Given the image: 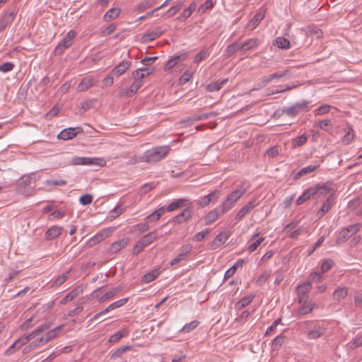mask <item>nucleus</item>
<instances>
[{
	"label": "nucleus",
	"mask_w": 362,
	"mask_h": 362,
	"mask_svg": "<svg viewBox=\"0 0 362 362\" xmlns=\"http://www.w3.org/2000/svg\"><path fill=\"white\" fill-rule=\"evenodd\" d=\"M66 183L67 181L62 179H51L45 181V185L49 187L64 186L66 185Z\"/></svg>",
	"instance_id": "nucleus-47"
},
{
	"label": "nucleus",
	"mask_w": 362,
	"mask_h": 362,
	"mask_svg": "<svg viewBox=\"0 0 362 362\" xmlns=\"http://www.w3.org/2000/svg\"><path fill=\"white\" fill-rule=\"evenodd\" d=\"M312 289V284L310 282H305L299 285L296 292L297 295H308V292Z\"/></svg>",
	"instance_id": "nucleus-35"
},
{
	"label": "nucleus",
	"mask_w": 362,
	"mask_h": 362,
	"mask_svg": "<svg viewBox=\"0 0 362 362\" xmlns=\"http://www.w3.org/2000/svg\"><path fill=\"white\" fill-rule=\"evenodd\" d=\"M300 305H301V307L300 308V309L298 310V314L301 315L310 313L313 310L314 307H315V304H313V303H308V304L303 303Z\"/></svg>",
	"instance_id": "nucleus-44"
},
{
	"label": "nucleus",
	"mask_w": 362,
	"mask_h": 362,
	"mask_svg": "<svg viewBox=\"0 0 362 362\" xmlns=\"http://www.w3.org/2000/svg\"><path fill=\"white\" fill-rule=\"evenodd\" d=\"M170 148L169 146H158L147 150L144 153L135 159L133 163L146 162L148 163H156L165 158L169 153Z\"/></svg>",
	"instance_id": "nucleus-1"
},
{
	"label": "nucleus",
	"mask_w": 362,
	"mask_h": 362,
	"mask_svg": "<svg viewBox=\"0 0 362 362\" xmlns=\"http://www.w3.org/2000/svg\"><path fill=\"white\" fill-rule=\"evenodd\" d=\"M245 189H236L228 195L221 205V214H225L230 210L234 204L245 193Z\"/></svg>",
	"instance_id": "nucleus-6"
},
{
	"label": "nucleus",
	"mask_w": 362,
	"mask_h": 362,
	"mask_svg": "<svg viewBox=\"0 0 362 362\" xmlns=\"http://www.w3.org/2000/svg\"><path fill=\"white\" fill-rule=\"evenodd\" d=\"M333 265V262L330 259L325 260L322 262L321 265V272L322 273L327 272L329 271Z\"/></svg>",
	"instance_id": "nucleus-62"
},
{
	"label": "nucleus",
	"mask_w": 362,
	"mask_h": 362,
	"mask_svg": "<svg viewBox=\"0 0 362 362\" xmlns=\"http://www.w3.org/2000/svg\"><path fill=\"white\" fill-rule=\"evenodd\" d=\"M187 202L185 199H178L175 201L173 202L170 204L168 207L165 209L168 211H173L179 208H181L185 205V203Z\"/></svg>",
	"instance_id": "nucleus-34"
},
{
	"label": "nucleus",
	"mask_w": 362,
	"mask_h": 362,
	"mask_svg": "<svg viewBox=\"0 0 362 362\" xmlns=\"http://www.w3.org/2000/svg\"><path fill=\"white\" fill-rule=\"evenodd\" d=\"M163 34V30L160 29V28H156L154 30L146 33L141 37V41L143 42H151Z\"/></svg>",
	"instance_id": "nucleus-15"
},
{
	"label": "nucleus",
	"mask_w": 362,
	"mask_h": 362,
	"mask_svg": "<svg viewBox=\"0 0 362 362\" xmlns=\"http://www.w3.org/2000/svg\"><path fill=\"white\" fill-rule=\"evenodd\" d=\"M193 74L192 72L185 71L180 78V83L185 84L192 78Z\"/></svg>",
	"instance_id": "nucleus-57"
},
{
	"label": "nucleus",
	"mask_w": 362,
	"mask_h": 362,
	"mask_svg": "<svg viewBox=\"0 0 362 362\" xmlns=\"http://www.w3.org/2000/svg\"><path fill=\"white\" fill-rule=\"evenodd\" d=\"M143 82L142 81H134L129 88L130 94L132 95V96L138 91V90L142 86Z\"/></svg>",
	"instance_id": "nucleus-53"
},
{
	"label": "nucleus",
	"mask_w": 362,
	"mask_h": 362,
	"mask_svg": "<svg viewBox=\"0 0 362 362\" xmlns=\"http://www.w3.org/2000/svg\"><path fill=\"white\" fill-rule=\"evenodd\" d=\"M157 238L158 233L156 230H154L144 235L140 240L142 242L143 245H144V246L146 247L151 243H153L154 240H156Z\"/></svg>",
	"instance_id": "nucleus-30"
},
{
	"label": "nucleus",
	"mask_w": 362,
	"mask_h": 362,
	"mask_svg": "<svg viewBox=\"0 0 362 362\" xmlns=\"http://www.w3.org/2000/svg\"><path fill=\"white\" fill-rule=\"evenodd\" d=\"M333 205V200L332 198H327L321 208L319 209L317 212V215L320 217H322L329 210L332 208Z\"/></svg>",
	"instance_id": "nucleus-32"
},
{
	"label": "nucleus",
	"mask_w": 362,
	"mask_h": 362,
	"mask_svg": "<svg viewBox=\"0 0 362 362\" xmlns=\"http://www.w3.org/2000/svg\"><path fill=\"white\" fill-rule=\"evenodd\" d=\"M16 13L14 12L6 13L0 20V32L4 30L10 25L15 18Z\"/></svg>",
	"instance_id": "nucleus-18"
},
{
	"label": "nucleus",
	"mask_w": 362,
	"mask_h": 362,
	"mask_svg": "<svg viewBox=\"0 0 362 362\" xmlns=\"http://www.w3.org/2000/svg\"><path fill=\"white\" fill-rule=\"evenodd\" d=\"M182 7V4H179L177 6H172L170 8H169L166 13V16L168 18H170L175 15Z\"/></svg>",
	"instance_id": "nucleus-54"
},
{
	"label": "nucleus",
	"mask_w": 362,
	"mask_h": 362,
	"mask_svg": "<svg viewBox=\"0 0 362 362\" xmlns=\"http://www.w3.org/2000/svg\"><path fill=\"white\" fill-rule=\"evenodd\" d=\"M77 128H67L62 130L59 134L58 138L62 140H69L75 137L77 134L76 129Z\"/></svg>",
	"instance_id": "nucleus-21"
},
{
	"label": "nucleus",
	"mask_w": 362,
	"mask_h": 362,
	"mask_svg": "<svg viewBox=\"0 0 362 362\" xmlns=\"http://www.w3.org/2000/svg\"><path fill=\"white\" fill-rule=\"evenodd\" d=\"M128 300H129L128 298H122L120 300H118L111 303L105 310H103L101 312L95 314L90 319V321H94V320L98 319L99 317L102 316L103 315H105V314L109 313L111 310H115L116 308H120V307L123 306L124 305H125L127 303Z\"/></svg>",
	"instance_id": "nucleus-10"
},
{
	"label": "nucleus",
	"mask_w": 362,
	"mask_h": 362,
	"mask_svg": "<svg viewBox=\"0 0 362 362\" xmlns=\"http://www.w3.org/2000/svg\"><path fill=\"white\" fill-rule=\"evenodd\" d=\"M131 65L132 62L122 61L112 69V74H116L117 76H121L131 66Z\"/></svg>",
	"instance_id": "nucleus-20"
},
{
	"label": "nucleus",
	"mask_w": 362,
	"mask_h": 362,
	"mask_svg": "<svg viewBox=\"0 0 362 362\" xmlns=\"http://www.w3.org/2000/svg\"><path fill=\"white\" fill-rule=\"evenodd\" d=\"M120 13V9L117 8H112L108 10L104 16L105 21H110L116 18Z\"/></svg>",
	"instance_id": "nucleus-41"
},
{
	"label": "nucleus",
	"mask_w": 362,
	"mask_h": 362,
	"mask_svg": "<svg viewBox=\"0 0 362 362\" xmlns=\"http://www.w3.org/2000/svg\"><path fill=\"white\" fill-rule=\"evenodd\" d=\"M165 211V206H162L159 208L158 209L156 210L153 213H151L150 215H148L146 218L145 221L147 223H152L156 222L158 221L160 218V216L163 214V213Z\"/></svg>",
	"instance_id": "nucleus-23"
},
{
	"label": "nucleus",
	"mask_w": 362,
	"mask_h": 362,
	"mask_svg": "<svg viewBox=\"0 0 362 362\" xmlns=\"http://www.w3.org/2000/svg\"><path fill=\"white\" fill-rule=\"evenodd\" d=\"M199 325V321L193 320L191 322L184 325V327L181 329L180 332L183 333H189L191 331L194 330Z\"/></svg>",
	"instance_id": "nucleus-46"
},
{
	"label": "nucleus",
	"mask_w": 362,
	"mask_h": 362,
	"mask_svg": "<svg viewBox=\"0 0 362 362\" xmlns=\"http://www.w3.org/2000/svg\"><path fill=\"white\" fill-rule=\"evenodd\" d=\"M192 212L189 209H185L182 213L174 218V221L178 223L187 221L191 218Z\"/></svg>",
	"instance_id": "nucleus-27"
},
{
	"label": "nucleus",
	"mask_w": 362,
	"mask_h": 362,
	"mask_svg": "<svg viewBox=\"0 0 362 362\" xmlns=\"http://www.w3.org/2000/svg\"><path fill=\"white\" fill-rule=\"evenodd\" d=\"M125 334L124 331L119 330L112 334L109 339L110 342H115L122 338Z\"/></svg>",
	"instance_id": "nucleus-59"
},
{
	"label": "nucleus",
	"mask_w": 362,
	"mask_h": 362,
	"mask_svg": "<svg viewBox=\"0 0 362 362\" xmlns=\"http://www.w3.org/2000/svg\"><path fill=\"white\" fill-rule=\"evenodd\" d=\"M83 292V288L81 286H77L70 291L62 300V304H65L68 301L74 299L76 297L79 296Z\"/></svg>",
	"instance_id": "nucleus-24"
},
{
	"label": "nucleus",
	"mask_w": 362,
	"mask_h": 362,
	"mask_svg": "<svg viewBox=\"0 0 362 362\" xmlns=\"http://www.w3.org/2000/svg\"><path fill=\"white\" fill-rule=\"evenodd\" d=\"M103 239H104L103 234V233H98L95 236L91 238L88 240L87 244L88 245L89 247H91V246H93V245H96L97 243H100Z\"/></svg>",
	"instance_id": "nucleus-51"
},
{
	"label": "nucleus",
	"mask_w": 362,
	"mask_h": 362,
	"mask_svg": "<svg viewBox=\"0 0 362 362\" xmlns=\"http://www.w3.org/2000/svg\"><path fill=\"white\" fill-rule=\"evenodd\" d=\"M93 201V197L90 194H84L79 199V202L82 205H88Z\"/></svg>",
	"instance_id": "nucleus-60"
},
{
	"label": "nucleus",
	"mask_w": 362,
	"mask_h": 362,
	"mask_svg": "<svg viewBox=\"0 0 362 362\" xmlns=\"http://www.w3.org/2000/svg\"><path fill=\"white\" fill-rule=\"evenodd\" d=\"M62 231V228L53 226L47 229L45 234V238L47 240H54L57 238L59 235H61Z\"/></svg>",
	"instance_id": "nucleus-17"
},
{
	"label": "nucleus",
	"mask_w": 362,
	"mask_h": 362,
	"mask_svg": "<svg viewBox=\"0 0 362 362\" xmlns=\"http://www.w3.org/2000/svg\"><path fill=\"white\" fill-rule=\"evenodd\" d=\"M132 349L130 346H124L117 348L111 355V358L115 359L121 356L124 352Z\"/></svg>",
	"instance_id": "nucleus-45"
},
{
	"label": "nucleus",
	"mask_w": 362,
	"mask_h": 362,
	"mask_svg": "<svg viewBox=\"0 0 362 362\" xmlns=\"http://www.w3.org/2000/svg\"><path fill=\"white\" fill-rule=\"evenodd\" d=\"M313 192V197L315 196L316 199L324 197L326 199L327 198H332L335 192V189L332 187V182H327L325 184H317L314 187H311Z\"/></svg>",
	"instance_id": "nucleus-3"
},
{
	"label": "nucleus",
	"mask_w": 362,
	"mask_h": 362,
	"mask_svg": "<svg viewBox=\"0 0 362 362\" xmlns=\"http://www.w3.org/2000/svg\"><path fill=\"white\" fill-rule=\"evenodd\" d=\"M209 232V228L205 229L201 232L196 233L193 239L194 240L197 242L202 241Z\"/></svg>",
	"instance_id": "nucleus-56"
},
{
	"label": "nucleus",
	"mask_w": 362,
	"mask_h": 362,
	"mask_svg": "<svg viewBox=\"0 0 362 362\" xmlns=\"http://www.w3.org/2000/svg\"><path fill=\"white\" fill-rule=\"evenodd\" d=\"M220 194H221L220 190H214L211 194L202 197L199 200L198 204L202 207L206 206L210 203L216 202L218 200V199L219 198Z\"/></svg>",
	"instance_id": "nucleus-11"
},
{
	"label": "nucleus",
	"mask_w": 362,
	"mask_h": 362,
	"mask_svg": "<svg viewBox=\"0 0 362 362\" xmlns=\"http://www.w3.org/2000/svg\"><path fill=\"white\" fill-rule=\"evenodd\" d=\"M258 205L256 200L249 202L245 206L242 207L238 212L235 219L237 221H240L244 216L249 214L252 210Z\"/></svg>",
	"instance_id": "nucleus-12"
},
{
	"label": "nucleus",
	"mask_w": 362,
	"mask_h": 362,
	"mask_svg": "<svg viewBox=\"0 0 362 362\" xmlns=\"http://www.w3.org/2000/svg\"><path fill=\"white\" fill-rule=\"evenodd\" d=\"M319 167L318 165H310L305 168H303L294 177L295 179H298L301 176L312 173Z\"/></svg>",
	"instance_id": "nucleus-40"
},
{
	"label": "nucleus",
	"mask_w": 362,
	"mask_h": 362,
	"mask_svg": "<svg viewBox=\"0 0 362 362\" xmlns=\"http://www.w3.org/2000/svg\"><path fill=\"white\" fill-rule=\"evenodd\" d=\"M68 279V274H64L60 276H58L53 282L54 286H59Z\"/></svg>",
	"instance_id": "nucleus-61"
},
{
	"label": "nucleus",
	"mask_w": 362,
	"mask_h": 362,
	"mask_svg": "<svg viewBox=\"0 0 362 362\" xmlns=\"http://www.w3.org/2000/svg\"><path fill=\"white\" fill-rule=\"evenodd\" d=\"M76 37V33L74 30H70L66 34L64 38L59 42L55 47L54 52L55 55L62 54L65 49L71 46L74 39Z\"/></svg>",
	"instance_id": "nucleus-8"
},
{
	"label": "nucleus",
	"mask_w": 362,
	"mask_h": 362,
	"mask_svg": "<svg viewBox=\"0 0 362 362\" xmlns=\"http://www.w3.org/2000/svg\"><path fill=\"white\" fill-rule=\"evenodd\" d=\"M144 247H145L144 245H143L142 242L139 240L134 245L133 254L134 255L139 254L144 250Z\"/></svg>",
	"instance_id": "nucleus-64"
},
{
	"label": "nucleus",
	"mask_w": 362,
	"mask_h": 362,
	"mask_svg": "<svg viewBox=\"0 0 362 362\" xmlns=\"http://www.w3.org/2000/svg\"><path fill=\"white\" fill-rule=\"evenodd\" d=\"M266 14V9H261L259 12H257L253 18L250 22V25L251 26V29H255L261 21L264 18Z\"/></svg>",
	"instance_id": "nucleus-26"
},
{
	"label": "nucleus",
	"mask_w": 362,
	"mask_h": 362,
	"mask_svg": "<svg viewBox=\"0 0 362 362\" xmlns=\"http://www.w3.org/2000/svg\"><path fill=\"white\" fill-rule=\"evenodd\" d=\"M159 275V272L158 270H153L151 272L146 274L142 279V281L144 283H150L156 279Z\"/></svg>",
	"instance_id": "nucleus-43"
},
{
	"label": "nucleus",
	"mask_w": 362,
	"mask_h": 362,
	"mask_svg": "<svg viewBox=\"0 0 362 362\" xmlns=\"http://www.w3.org/2000/svg\"><path fill=\"white\" fill-rule=\"evenodd\" d=\"M312 197H313V192L310 187L305 189L303 193L297 199L296 204L298 206L301 205Z\"/></svg>",
	"instance_id": "nucleus-36"
},
{
	"label": "nucleus",
	"mask_w": 362,
	"mask_h": 362,
	"mask_svg": "<svg viewBox=\"0 0 362 362\" xmlns=\"http://www.w3.org/2000/svg\"><path fill=\"white\" fill-rule=\"evenodd\" d=\"M197 8V4L193 1L192 2L187 8L185 9L182 13V17L185 19L189 18L192 13L195 11Z\"/></svg>",
	"instance_id": "nucleus-48"
},
{
	"label": "nucleus",
	"mask_w": 362,
	"mask_h": 362,
	"mask_svg": "<svg viewBox=\"0 0 362 362\" xmlns=\"http://www.w3.org/2000/svg\"><path fill=\"white\" fill-rule=\"evenodd\" d=\"M252 300V297H250V296L244 297L243 298H242L240 300H239L235 304V308L238 310L243 309V308H245L247 305H249L251 303Z\"/></svg>",
	"instance_id": "nucleus-50"
},
{
	"label": "nucleus",
	"mask_w": 362,
	"mask_h": 362,
	"mask_svg": "<svg viewBox=\"0 0 362 362\" xmlns=\"http://www.w3.org/2000/svg\"><path fill=\"white\" fill-rule=\"evenodd\" d=\"M221 214V208L219 209L218 208L214 209L209 211L204 217V221L206 225L211 224L217 220Z\"/></svg>",
	"instance_id": "nucleus-19"
},
{
	"label": "nucleus",
	"mask_w": 362,
	"mask_h": 362,
	"mask_svg": "<svg viewBox=\"0 0 362 362\" xmlns=\"http://www.w3.org/2000/svg\"><path fill=\"white\" fill-rule=\"evenodd\" d=\"M121 291V288L119 287H115L111 289L110 291L106 292L104 295L100 296L98 298V302L100 303H102L105 302V300L108 299L112 298L115 295H117L119 291Z\"/></svg>",
	"instance_id": "nucleus-31"
},
{
	"label": "nucleus",
	"mask_w": 362,
	"mask_h": 362,
	"mask_svg": "<svg viewBox=\"0 0 362 362\" xmlns=\"http://www.w3.org/2000/svg\"><path fill=\"white\" fill-rule=\"evenodd\" d=\"M48 328H49V325L44 324L38 327H37L35 330L27 335H24L21 337H19L14 342L17 349H21L22 346L26 344L29 341L37 337L38 335L45 332Z\"/></svg>",
	"instance_id": "nucleus-4"
},
{
	"label": "nucleus",
	"mask_w": 362,
	"mask_h": 362,
	"mask_svg": "<svg viewBox=\"0 0 362 362\" xmlns=\"http://www.w3.org/2000/svg\"><path fill=\"white\" fill-rule=\"evenodd\" d=\"M95 81L91 76H88L83 78L77 87V90L79 92L86 91L93 86H94Z\"/></svg>",
	"instance_id": "nucleus-16"
},
{
	"label": "nucleus",
	"mask_w": 362,
	"mask_h": 362,
	"mask_svg": "<svg viewBox=\"0 0 362 362\" xmlns=\"http://www.w3.org/2000/svg\"><path fill=\"white\" fill-rule=\"evenodd\" d=\"M275 45L280 49H287L290 47V42L284 37H278L275 39Z\"/></svg>",
	"instance_id": "nucleus-39"
},
{
	"label": "nucleus",
	"mask_w": 362,
	"mask_h": 362,
	"mask_svg": "<svg viewBox=\"0 0 362 362\" xmlns=\"http://www.w3.org/2000/svg\"><path fill=\"white\" fill-rule=\"evenodd\" d=\"M307 141V136L302 134L293 140V146H301Z\"/></svg>",
	"instance_id": "nucleus-58"
},
{
	"label": "nucleus",
	"mask_w": 362,
	"mask_h": 362,
	"mask_svg": "<svg viewBox=\"0 0 362 362\" xmlns=\"http://www.w3.org/2000/svg\"><path fill=\"white\" fill-rule=\"evenodd\" d=\"M187 52H183L180 54L173 56L170 58L165 65V70H170L173 68L176 64L185 61L187 58Z\"/></svg>",
	"instance_id": "nucleus-13"
},
{
	"label": "nucleus",
	"mask_w": 362,
	"mask_h": 362,
	"mask_svg": "<svg viewBox=\"0 0 362 362\" xmlns=\"http://www.w3.org/2000/svg\"><path fill=\"white\" fill-rule=\"evenodd\" d=\"M259 235V233H257L252 235L251 239L248 241L247 251L252 252L255 251L258 247L264 241L265 238L261 237L256 239Z\"/></svg>",
	"instance_id": "nucleus-14"
},
{
	"label": "nucleus",
	"mask_w": 362,
	"mask_h": 362,
	"mask_svg": "<svg viewBox=\"0 0 362 362\" xmlns=\"http://www.w3.org/2000/svg\"><path fill=\"white\" fill-rule=\"evenodd\" d=\"M317 127H318L320 129L327 131V127H330L332 126L331 121L329 119H324V120H320L318 121L317 124H316Z\"/></svg>",
	"instance_id": "nucleus-55"
},
{
	"label": "nucleus",
	"mask_w": 362,
	"mask_h": 362,
	"mask_svg": "<svg viewBox=\"0 0 362 362\" xmlns=\"http://www.w3.org/2000/svg\"><path fill=\"white\" fill-rule=\"evenodd\" d=\"M189 252V249L187 247H183L181 253L178 254L175 258H173L170 264L171 265H175L182 260L184 259L185 255Z\"/></svg>",
	"instance_id": "nucleus-49"
},
{
	"label": "nucleus",
	"mask_w": 362,
	"mask_h": 362,
	"mask_svg": "<svg viewBox=\"0 0 362 362\" xmlns=\"http://www.w3.org/2000/svg\"><path fill=\"white\" fill-rule=\"evenodd\" d=\"M206 118H208V114H206V113L202 114V115H195L192 117L187 118L185 120H183L182 122V123H186L187 124H192L194 122L202 120V119H204Z\"/></svg>",
	"instance_id": "nucleus-42"
},
{
	"label": "nucleus",
	"mask_w": 362,
	"mask_h": 362,
	"mask_svg": "<svg viewBox=\"0 0 362 362\" xmlns=\"http://www.w3.org/2000/svg\"><path fill=\"white\" fill-rule=\"evenodd\" d=\"M129 240L127 238H123L119 240L115 241L112 243L110 247V251L112 253H116L121 249L125 247L128 245Z\"/></svg>",
	"instance_id": "nucleus-22"
},
{
	"label": "nucleus",
	"mask_w": 362,
	"mask_h": 362,
	"mask_svg": "<svg viewBox=\"0 0 362 362\" xmlns=\"http://www.w3.org/2000/svg\"><path fill=\"white\" fill-rule=\"evenodd\" d=\"M240 50L243 52H246L256 47L258 45V40L255 38H251L244 43L240 44Z\"/></svg>",
	"instance_id": "nucleus-33"
},
{
	"label": "nucleus",
	"mask_w": 362,
	"mask_h": 362,
	"mask_svg": "<svg viewBox=\"0 0 362 362\" xmlns=\"http://www.w3.org/2000/svg\"><path fill=\"white\" fill-rule=\"evenodd\" d=\"M348 295V288L345 286H339L333 293V298L335 300H339L344 298Z\"/></svg>",
	"instance_id": "nucleus-28"
},
{
	"label": "nucleus",
	"mask_w": 362,
	"mask_h": 362,
	"mask_svg": "<svg viewBox=\"0 0 362 362\" xmlns=\"http://www.w3.org/2000/svg\"><path fill=\"white\" fill-rule=\"evenodd\" d=\"M308 101L303 100L300 103H296L290 107L284 108L283 110V112L288 116L294 117L301 111L308 110Z\"/></svg>",
	"instance_id": "nucleus-9"
},
{
	"label": "nucleus",
	"mask_w": 362,
	"mask_h": 362,
	"mask_svg": "<svg viewBox=\"0 0 362 362\" xmlns=\"http://www.w3.org/2000/svg\"><path fill=\"white\" fill-rule=\"evenodd\" d=\"M62 329V326H58L52 329H49L48 328L45 332L34 338L35 339L31 342L32 346H35V349H37L44 344H46L56 338Z\"/></svg>",
	"instance_id": "nucleus-2"
},
{
	"label": "nucleus",
	"mask_w": 362,
	"mask_h": 362,
	"mask_svg": "<svg viewBox=\"0 0 362 362\" xmlns=\"http://www.w3.org/2000/svg\"><path fill=\"white\" fill-rule=\"evenodd\" d=\"M228 79L225 78L222 81H218L214 83H211L207 86V90L210 92L218 91L223 86H224Z\"/></svg>",
	"instance_id": "nucleus-37"
},
{
	"label": "nucleus",
	"mask_w": 362,
	"mask_h": 362,
	"mask_svg": "<svg viewBox=\"0 0 362 362\" xmlns=\"http://www.w3.org/2000/svg\"><path fill=\"white\" fill-rule=\"evenodd\" d=\"M153 5V1L152 0H146L144 1H142L138 5L137 9L139 11H142L146 8H150Z\"/></svg>",
	"instance_id": "nucleus-63"
},
{
	"label": "nucleus",
	"mask_w": 362,
	"mask_h": 362,
	"mask_svg": "<svg viewBox=\"0 0 362 362\" xmlns=\"http://www.w3.org/2000/svg\"><path fill=\"white\" fill-rule=\"evenodd\" d=\"M74 165H98L105 166L106 161L103 158H88V157H74L71 161Z\"/></svg>",
	"instance_id": "nucleus-7"
},
{
	"label": "nucleus",
	"mask_w": 362,
	"mask_h": 362,
	"mask_svg": "<svg viewBox=\"0 0 362 362\" xmlns=\"http://www.w3.org/2000/svg\"><path fill=\"white\" fill-rule=\"evenodd\" d=\"M361 228V224L356 223L342 228L336 238L337 245L345 243L349 238L356 234Z\"/></svg>",
	"instance_id": "nucleus-5"
},
{
	"label": "nucleus",
	"mask_w": 362,
	"mask_h": 362,
	"mask_svg": "<svg viewBox=\"0 0 362 362\" xmlns=\"http://www.w3.org/2000/svg\"><path fill=\"white\" fill-rule=\"evenodd\" d=\"M332 106L329 105H324L319 107L315 110V115H322L330 111Z\"/></svg>",
	"instance_id": "nucleus-52"
},
{
	"label": "nucleus",
	"mask_w": 362,
	"mask_h": 362,
	"mask_svg": "<svg viewBox=\"0 0 362 362\" xmlns=\"http://www.w3.org/2000/svg\"><path fill=\"white\" fill-rule=\"evenodd\" d=\"M228 238V236L226 234H225L223 233H219L215 238V239L212 241L211 245V249L212 250L217 249L218 247H220L221 245H222L223 244L225 243V242L226 241Z\"/></svg>",
	"instance_id": "nucleus-25"
},
{
	"label": "nucleus",
	"mask_w": 362,
	"mask_h": 362,
	"mask_svg": "<svg viewBox=\"0 0 362 362\" xmlns=\"http://www.w3.org/2000/svg\"><path fill=\"white\" fill-rule=\"evenodd\" d=\"M240 44H239L238 42H235L229 46L226 47V49L224 51V55L227 57H230L234 53L238 52V50H240Z\"/></svg>",
	"instance_id": "nucleus-38"
},
{
	"label": "nucleus",
	"mask_w": 362,
	"mask_h": 362,
	"mask_svg": "<svg viewBox=\"0 0 362 362\" xmlns=\"http://www.w3.org/2000/svg\"><path fill=\"white\" fill-rule=\"evenodd\" d=\"M325 329L324 327L317 326L315 327L313 330L308 333L307 337L308 339H315L322 336L325 334Z\"/></svg>",
	"instance_id": "nucleus-29"
}]
</instances>
